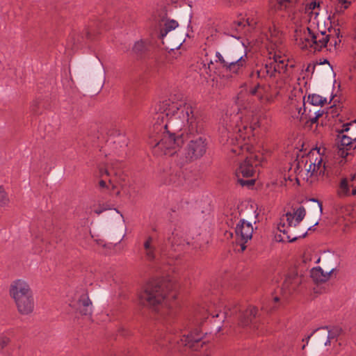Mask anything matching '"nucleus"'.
I'll return each instance as SVG.
<instances>
[{
  "label": "nucleus",
  "mask_w": 356,
  "mask_h": 356,
  "mask_svg": "<svg viewBox=\"0 0 356 356\" xmlns=\"http://www.w3.org/2000/svg\"><path fill=\"white\" fill-rule=\"evenodd\" d=\"M153 118L155 122L149 143L155 154L172 156L184 143V133L186 134L187 144L177 161L180 167L170 169L164 175L165 184L182 185L187 179L181 166L200 159L207 152L203 115L191 103L165 99L155 106Z\"/></svg>",
  "instance_id": "f257e3e1"
},
{
  "label": "nucleus",
  "mask_w": 356,
  "mask_h": 356,
  "mask_svg": "<svg viewBox=\"0 0 356 356\" xmlns=\"http://www.w3.org/2000/svg\"><path fill=\"white\" fill-rule=\"evenodd\" d=\"M251 117L250 111L241 104L238 98L222 116L220 129L221 143L235 145L236 140L238 146L232 149L234 154H239L241 151H243L244 147L240 145V140L245 138L243 134L251 129L249 127Z\"/></svg>",
  "instance_id": "f03ea898"
},
{
  "label": "nucleus",
  "mask_w": 356,
  "mask_h": 356,
  "mask_svg": "<svg viewBox=\"0 0 356 356\" xmlns=\"http://www.w3.org/2000/svg\"><path fill=\"white\" fill-rule=\"evenodd\" d=\"M214 307V312H212L211 308H209L207 311H202L197 313L193 323V327L202 324L203 321L207 319L209 315L212 316V318H219L220 313H222V321L224 322L225 319L232 317L238 312H241V309L236 305L224 306L222 304L220 303L218 305H215ZM188 329H190V331L186 332L185 333H183L182 331H181L179 336H175L173 339L170 338L169 339V341L170 343H180L184 346H188L194 350H197L203 344L205 343V341H202L203 335L198 331L197 327H189Z\"/></svg>",
  "instance_id": "7ed1b4c3"
},
{
  "label": "nucleus",
  "mask_w": 356,
  "mask_h": 356,
  "mask_svg": "<svg viewBox=\"0 0 356 356\" xmlns=\"http://www.w3.org/2000/svg\"><path fill=\"white\" fill-rule=\"evenodd\" d=\"M167 284L160 280H153L147 284L145 290L139 295L142 305L152 307L161 318L168 321L172 318L175 312L168 303L169 297L175 298V294L167 295Z\"/></svg>",
  "instance_id": "20e7f679"
},
{
  "label": "nucleus",
  "mask_w": 356,
  "mask_h": 356,
  "mask_svg": "<svg viewBox=\"0 0 356 356\" xmlns=\"http://www.w3.org/2000/svg\"><path fill=\"white\" fill-rule=\"evenodd\" d=\"M9 293L20 314L25 315L33 312L34 308L33 293L26 282L20 279L13 281L10 286Z\"/></svg>",
  "instance_id": "39448f33"
},
{
  "label": "nucleus",
  "mask_w": 356,
  "mask_h": 356,
  "mask_svg": "<svg viewBox=\"0 0 356 356\" xmlns=\"http://www.w3.org/2000/svg\"><path fill=\"white\" fill-rule=\"evenodd\" d=\"M122 163L116 162L111 163L110 168H100L99 186L102 189L114 191L119 186H123L127 176L121 170Z\"/></svg>",
  "instance_id": "423d86ee"
},
{
  "label": "nucleus",
  "mask_w": 356,
  "mask_h": 356,
  "mask_svg": "<svg viewBox=\"0 0 356 356\" xmlns=\"http://www.w3.org/2000/svg\"><path fill=\"white\" fill-rule=\"evenodd\" d=\"M260 159L259 156L250 154L245 157L243 162L240 163L235 172L237 181L240 185L248 187L254 185V179L244 180L243 178L254 177L256 172L255 168L259 164Z\"/></svg>",
  "instance_id": "0eeeda50"
},
{
  "label": "nucleus",
  "mask_w": 356,
  "mask_h": 356,
  "mask_svg": "<svg viewBox=\"0 0 356 356\" xmlns=\"http://www.w3.org/2000/svg\"><path fill=\"white\" fill-rule=\"evenodd\" d=\"M338 139L343 147H349L350 149L356 147V119L350 122L343 124L342 129L338 131Z\"/></svg>",
  "instance_id": "6e6552de"
},
{
  "label": "nucleus",
  "mask_w": 356,
  "mask_h": 356,
  "mask_svg": "<svg viewBox=\"0 0 356 356\" xmlns=\"http://www.w3.org/2000/svg\"><path fill=\"white\" fill-rule=\"evenodd\" d=\"M235 233L238 242L240 243L241 251L246 248L245 243L252 238L253 227L250 222L242 219L237 223Z\"/></svg>",
  "instance_id": "1a4fd4ad"
},
{
  "label": "nucleus",
  "mask_w": 356,
  "mask_h": 356,
  "mask_svg": "<svg viewBox=\"0 0 356 356\" xmlns=\"http://www.w3.org/2000/svg\"><path fill=\"white\" fill-rule=\"evenodd\" d=\"M306 30L307 35L305 32V40L314 50L321 51L323 47L327 46L330 40V35H327L325 31H321L320 33H315L309 27H307Z\"/></svg>",
  "instance_id": "9d476101"
},
{
  "label": "nucleus",
  "mask_w": 356,
  "mask_h": 356,
  "mask_svg": "<svg viewBox=\"0 0 356 356\" xmlns=\"http://www.w3.org/2000/svg\"><path fill=\"white\" fill-rule=\"evenodd\" d=\"M280 222L278 225L277 229L280 232H282L284 235H286V238H282L280 241H284L287 240L289 242L296 241L298 238H304L306 236L307 232H305L302 235L299 236L291 237L288 234L289 228L293 227L295 223V216L293 213L291 212H288L286 213L285 216L280 219Z\"/></svg>",
  "instance_id": "9b49d317"
},
{
  "label": "nucleus",
  "mask_w": 356,
  "mask_h": 356,
  "mask_svg": "<svg viewBox=\"0 0 356 356\" xmlns=\"http://www.w3.org/2000/svg\"><path fill=\"white\" fill-rule=\"evenodd\" d=\"M188 245L189 243L186 241V239L184 237V234L180 228H175L172 232L171 236L168 238V243L165 245V247L161 248V252L162 254H165L167 246L169 245L170 249L175 252L179 251L181 246Z\"/></svg>",
  "instance_id": "f8f14e48"
},
{
  "label": "nucleus",
  "mask_w": 356,
  "mask_h": 356,
  "mask_svg": "<svg viewBox=\"0 0 356 356\" xmlns=\"http://www.w3.org/2000/svg\"><path fill=\"white\" fill-rule=\"evenodd\" d=\"M302 282V277L293 270L286 275L282 284V291L286 296L290 295L297 289Z\"/></svg>",
  "instance_id": "ddd939ff"
},
{
  "label": "nucleus",
  "mask_w": 356,
  "mask_h": 356,
  "mask_svg": "<svg viewBox=\"0 0 356 356\" xmlns=\"http://www.w3.org/2000/svg\"><path fill=\"white\" fill-rule=\"evenodd\" d=\"M81 314L88 316L92 312V305L87 293H82L78 300L70 304Z\"/></svg>",
  "instance_id": "4468645a"
},
{
  "label": "nucleus",
  "mask_w": 356,
  "mask_h": 356,
  "mask_svg": "<svg viewBox=\"0 0 356 356\" xmlns=\"http://www.w3.org/2000/svg\"><path fill=\"white\" fill-rule=\"evenodd\" d=\"M143 254L145 259L149 261H153L156 259L157 249L155 240L152 236H147L143 242Z\"/></svg>",
  "instance_id": "2eb2a0df"
},
{
  "label": "nucleus",
  "mask_w": 356,
  "mask_h": 356,
  "mask_svg": "<svg viewBox=\"0 0 356 356\" xmlns=\"http://www.w3.org/2000/svg\"><path fill=\"white\" fill-rule=\"evenodd\" d=\"M334 270L332 268L328 272H324L320 266L314 267L311 270L310 276L316 283L325 282L329 280Z\"/></svg>",
  "instance_id": "dca6fc26"
},
{
  "label": "nucleus",
  "mask_w": 356,
  "mask_h": 356,
  "mask_svg": "<svg viewBox=\"0 0 356 356\" xmlns=\"http://www.w3.org/2000/svg\"><path fill=\"white\" fill-rule=\"evenodd\" d=\"M257 313L255 307H249L245 312L240 314L239 324L243 327L248 326L253 322Z\"/></svg>",
  "instance_id": "f3484780"
},
{
  "label": "nucleus",
  "mask_w": 356,
  "mask_h": 356,
  "mask_svg": "<svg viewBox=\"0 0 356 356\" xmlns=\"http://www.w3.org/2000/svg\"><path fill=\"white\" fill-rule=\"evenodd\" d=\"M327 327V328L322 330L324 331L323 336L326 337V341L324 344L325 346H330L331 340L337 339V337L341 334L342 329L338 326H334L331 329H329L328 326Z\"/></svg>",
  "instance_id": "a211bd4d"
},
{
  "label": "nucleus",
  "mask_w": 356,
  "mask_h": 356,
  "mask_svg": "<svg viewBox=\"0 0 356 356\" xmlns=\"http://www.w3.org/2000/svg\"><path fill=\"white\" fill-rule=\"evenodd\" d=\"M148 49L149 47L146 42L142 40L138 41L134 44L132 52L137 58H143L146 56Z\"/></svg>",
  "instance_id": "6ab92c4d"
},
{
  "label": "nucleus",
  "mask_w": 356,
  "mask_h": 356,
  "mask_svg": "<svg viewBox=\"0 0 356 356\" xmlns=\"http://www.w3.org/2000/svg\"><path fill=\"white\" fill-rule=\"evenodd\" d=\"M273 60L279 75L286 74L288 69V60L282 58L280 55L276 54L273 56Z\"/></svg>",
  "instance_id": "aec40b11"
},
{
  "label": "nucleus",
  "mask_w": 356,
  "mask_h": 356,
  "mask_svg": "<svg viewBox=\"0 0 356 356\" xmlns=\"http://www.w3.org/2000/svg\"><path fill=\"white\" fill-rule=\"evenodd\" d=\"M247 58H243L236 63L232 61L229 63L225 69L226 72L237 74L239 70L245 65Z\"/></svg>",
  "instance_id": "412c9836"
},
{
  "label": "nucleus",
  "mask_w": 356,
  "mask_h": 356,
  "mask_svg": "<svg viewBox=\"0 0 356 356\" xmlns=\"http://www.w3.org/2000/svg\"><path fill=\"white\" fill-rule=\"evenodd\" d=\"M307 103L313 106H323L327 103V99L319 95L312 94L307 97Z\"/></svg>",
  "instance_id": "4be33fe9"
},
{
  "label": "nucleus",
  "mask_w": 356,
  "mask_h": 356,
  "mask_svg": "<svg viewBox=\"0 0 356 356\" xmlns=\"http://www.w3.org/2000/svg\"><path fill=\"white\" fill-rule=\"evenodd\" d=\"M178 26V22L174 19L169 20L164 24V27L161 29L160 38H163L169 31Z\"/></svg>",
  "instance_id": "5701e85b"
},
{
  "label": "nucleus",
  "mask_w": 356,
  "mask_h": 356,
  "mask_svg": "<svg viewBox=\"0 0 356 356\" xmlns=\"http://www.w3.org/2000/svg\"><path fill=\"white\" fill-rule=\"evenodd\" d=\"M266 72L270 79H276L280 76L277 71L274 60H270L269 62L266 63Z\"/></svg>",
  "instance_id": "b1692460"
},
{
  "label": "nucleus",
  "mask_w": 356,
  "mask_h": 356,
  "mask_svg": "<svg viewBox=\"0 0 356 356\" xmlns=\"http://www.w3.org/2000/svg\"><path fill=\"white\" fill-rule=\"evenodd\" d=\"M225 58H226V61H227V65H229V63L233 61L236 63L237 61H238L240 59L243 58H247V55L246 54H243V55H241V54H238L236 51L233 49V50H231L228 52H227L225 54Z\"/></svg>",
  "instance_id": "393cba45"
},
{
  "label": "nucleus",
  "mask_w": 356,
  "mask_h": 356,
  "mask_svg": "<svg viewBox=\"0 0 356 356\" xmlns=\"http://www.w3.org/2000/svg\"><path fill=\"white\" fill-rule=\"evenodd\" d=\"M295 216V223L293 227H296L304 219L306 215V211L304 207H298L293 213Z\"/></svg>",
  "instance_id": "a878e982"
},
{
  "label": "nucleus",
  "mask_w": 356,
  "mask_h": 356,
  "mask_svg": "<svg viewBox=\"0 0 356 356\" xmlns=\"http://www.w3.org/2000/svg\"><path fill=\"white\" fill-rule=\"evenodd\" d=\"M338 194L341 197L347 196L350 194V185L346 179L341 180Z\"/></svg>",
  "instance_id": "bb28decb"
},
{
  "label": "nucleus",
  "mask_w": 356,
  "mask_h": 356,
  "mask_svg": "<svg viewBox=\"0 0 356 356\" xmlns=\"http://www.w3.org/2000/svg\"><path fill=\"white\" fill-rule=\"evenodd\" d=\"M274 1V6L277 7V9L282 10L292 6L297 0H272L273 3Z\"/></svg>",
  "instance_id": "cd10ccee"
},
{
  "label": "nucleus",
  "mask_w": 356,
  "mask_h": 356,
  "mask_svg": "<svg viewBox=\"0 0 356 356\" xmlns=\"http://www.w3.org/2000/svg\"><path fill=\"white\" fill-rule=\"evenodd\" d=\"M9 199L8 195L2 186H0V207H4L8 204Z\"/></svg>",
  "instance_id": "c85d7f7f"
},
{
  "label": "nucleus",
  "mask_w": 356,
  "mask_h": 356,
  "mask_svg": "<svg viewBox=\"0 0 356 356\" xmlns=\"http://www.w3.org/2000/svg\"><path fill=\"white\" fill-rule=\"evenodd\" d=\"M254 74L257 75V77L259 79H265L267 76H268L266 72V65L264 67L259 70H257L256 72H252L250 74V76L253 78L254 76Z\"/></svg>",
  "instance_id": "c756f323"
},
{
  "label": "nucleus",
  "mask_w": 356,
  "mask_h": 356,
  "mask_svg": "<svg viewBox=\"0 0 356 356\" xmlns=\"http://www.w3.org/2000/svg\"><path fill=\"white\" fill-rule=\"evenodd\" d=\"M216 56L217 58V59L216 60V63H219L222 67L223 69H225L226 66H227V61H226V58H224L220 53L219 52H216Z\"/></svg>",
  "instance_id": "7c9ffc66"
},
{
  "label": "nucleus",
  "mask_w": 356,
  "mask_h": 356,
  "mask_svg": "<svg viewBox=\"0 0 356 356\" xmlns=\"http://www.w3.org/2000/svg\"><path fill=\"white\" fill-rule=\"evenodd\" d=\"M319 6V3H316V1H312L306 6L307 12L312 13L314 10Z\"/></svg>",
  "instance_id": "2f4dec72"
},
{
  "label": "nucleus",
  "mask_w": 356,
  "mask_h": 356,
  "mask_svg": "<svg viewBox=\"0 0 356 356\" xmlns=\"http://www.w3.org/2000/svg\"><path fill=\"white\" fill-rule=\"evenodd\" d=\"M95 33H96L95 30L92 27H90L86 30V37L88 40H92V39H93Z\"/></svg>",
  "instance_id": "473e14b6"
},
{
  "label": "nucleus",
  "mask_w": 356,
  "mask_h": 356,
  "mask_svg": "<svg viewBox=\"0 0 356 356\" xmlns=\"http://www.w3.org/2000/svg\"><path fill=\"white\" fill-rule=\"evenodd\" d=\"M259 90H265V86H262V85H260V84H257L254 88H253L251 90H250V93L252 95H256L257 96V94H258V92Z\"/></svg>",
  "instance_id": "72a5a7b5"
},
{
  "label": "nucleus",
  "mask_w": 356,
  "mask_h": 356,
  "mask_svg": "<svg viewBox=\"0 0 356 356\" xmlns=\"http://www.w3.org/2000/svg\"><path fill=\"white\" fill-rule=\"evenodd\" d=\"M325 328H327V327L325 326V327H319V328L314 330L310 334H309L307 337H306L305 339H303L302 341H305L306 344H308L309 339L313 336V334L315 332L321 331V330H325Z\"/></svg>",
  "instance_id": "f704fd0d"
},
{
  "label": "nucleus",
  "mask_w": 356,
  "mask_h": 356,
  "mask_svg": "<svg viewBox=\"0 0 356 356\" xmlns=\"http://www.w3.org/2000/svg\"><path fill=\"white\" fill-rule=\"evenodd\" d=\"M8 342H9V339L7 338L6 337H1L0 338V348L1 349L3 348L6 346H7Z\"/></svg>",
  "instance_id": "c9c22d12"
},
{
  "label": "nucleus",
  "mask_w": 356,
  "mask_h": 356,
  "mask_svg": "<svg viewBox=\"0 0 356 356\" xmlns=\"http://www.w3.org/2000/svg\"><path fill=\"white\" fill-rule=\"evenodd\" d=\"M266 91H267V88L265 86V90H259L258 94H257V97L260 99H263L264 98V96H265V94H266Z\"/></svg>",
  "instance_id": "e433bc0d"
},
{
  "label": "nucleus",
  "mask_w": 356,
  "mask_h": 356,
  "mask_svg": "<svg viewBox=\"0 0 356 356\" xmlns=\"http://www.w3.org/2000/svg\"><path fill=\"white\" fill-rule=\"evenodd\" d=\"M307 171L312 172V174H313L314 172L316 171V163H311L309 164V168L307 169Z\"/></svg>",
  "instance_id": "4c0bfd02"
},
{
  "label": "nucleus",
  "mask_w": 356,
  "mask_h": 356,
  "mask_svg": "<svg viewBox=\"0 0 356 356\" xmlns=\"http://www.w3.org/2000/svg\"><path fill=\"white\" fill-rule=\"evenodd\" d=\"M309 200L312 201V202H314L317 203L318 208L319 209V211L321 213L322 211H323L322 203L320 201H318V200L315 199V198H312Z\"/></svg>",
  "instance_id": "58836bf2"
},
{
  "label": "nucleus",
  "mask_w": 356,
  "mask_h": 356,
  "mask_svg": "<svg viewBox=\"0 0 356 356\" xmlns=\"http://www.w3.org/2000/svg\"><path fill=\"white\" fill-rule=\"evenodd\" d=\"M318 118L316 115L312 116L311 115H309V120L307 122V123L310 122L311 124H314L318 121Z\"/></svg>",
  "instance_id": "ea45409f"
},
{
  "label": "nucleus",
  "mask_w": 356,
  "mask_h": 356,
  "mask_svg": "<svg viewBox=\"0 0 356 356\" xmlns=\"http://www.w3.org/2000/svg\"><path fill=\"white\" fill-rule=\"evenodd\" d=\"M315 67L316 66L314 64L309 63L306 69V71L312 72V73H313L314 72Z\"/></svg>",
  "instance_id": "a19ab883"
},
{
  "label": "nucleus",
  "mask_w": 356,
  "mask_h": 356,
  "mask_svg": "<svg viewBox=\"0 0 356 356\" xmlns=\"http://www.w3.org/2000/svg\"><path fill=\"white\" fill-rule=\"evenodd\" d=\"M321 163H322V159L320 158V159L318 161L317 163H316V171L317 170H320V174H321L322 172V170H321Z\"/></svg>",
  "instance_id": "79ce46f5"
},
{
  "label": "nucleus",
  "mask_w": 356,
  "mask_h": 356,
  "mask_svg": "<svg viewBox=\"0 0 356 356\" xmlns=\"http://www.w3.org/2000/svg\"><path fill=\"white\" fill-rule=\"evenodd\" d=\"M314 115H316L318 118H319L324 113V111L319 109L316 111H314Z\"/></svg>",
  "instance_id": "37998d69"
},
{
  "label": "nucleus",
  "mask_w": 356,
  "mask_h": 356,
  "mask_svg": "<svg viewBox=\"0 0 356 356\" xmlns=\"http://www.w3.org/2000/svg\"><path fill=\"white\" fill-rule=\"evenodd\" d=\"M106 208H100V209H95V213H97V215H99L101 214L103 211H106Z\"/></svg>",
  "instance_id": "c03bdc74"
},
{
  "label": "nucleus",
  "mask_w": 356,
  "mask_h": 356,
  "mask_svg": "<svg viewBox=\"0 0 356 356\" xmlns=\"http://www.w3.org/2000/svg\"><path fill=\"white\" fill-rule=\"evenodd\" d=\"M316 225H318V222H316L313 226L310 227L308 230H312L313 227H315Z\"/></svg>",
  "instance_id": "a18cd8bd"
},
{
  "label": "nucleus",
  "mask_w": 356,
  "mask_h": 356,
  "mask_svg": "<svg viewBox=\"0 0 356 356\" xmlns=\"http://www.w3.org/2000/svg\"><path fill=\"white\" fill-rule=\"evenodd\" d=\"M325 63L330 64V63H329V61H328L327 60H326V59H325V60H324V61H323V62H322V63H321L320 64H325Z\"/></svg>",
  "instance_id": "49530a36"
},
{
  "label": "nucleus",
  "mask_w": 356,
  "mask_h": 356,
  "mask_svg": "<svg viewBox=\"0 0 356 356\" xmlns=\"http://www.w3.org/2000/svg\"><path fill=\"white\" fill-rule=\"evenodd\" d=\"M307 108L306 103L304 102V112H306Z\"/></svg>",
  "instance_id": "de8ad7c7"
},
{
  "label": "nucleus",
  "mask_w": 356,
  "mask_h": 356,
  "mask_svg": "<svg viewBox=\"0 0 356 356\" xmlns=\"http://www.w3.org/2000/svg\"><path fill=\"white\" fill-rule=\"evenodd\" d=\"M353 180H356V173L353 176Z\"/></svg>",
  "instance_id": "09e8293b"
},
{
  "label": "nucleus",
  "mask_w": 356,
  "mask_h": 356,
  "mask_svg": "<svg viewBox=\"0 0 356 356\" xmlns=\"http://www.w3.org/2000/svg\"><path fill=\"white\" fill-rule=\"evenodd\" d=\"M213 63L212 61H210V63L208 64L209 68H210L211 65H213Z\"/></svg>",
  "instance_id": "8fccbe9b"
},
{
  "label": "nucleus",
  "mask_w": 356,
  "mask_h": 356,
  "mask_svg": "<svg viewBox=\"0 0 356 356\" xmlns=\"http://www.w3.org/2000/svg\"><path fill=\"white\" fill-rule=\"evenodd\" d=\"M278 300H279V298H278L277 297H275V301H276V302H277V301H278Z\"/></svg>",
  "instance_id": "3c124183"
},
{
  "label": "nucleus",
  "mask_w": 356,
  "mask_h": 356,
  "mask_svg": "<svg viewBox=\"0 0 356 356\" xmlns=\"http://www.w3.org/2000/svg\"><path fill=\"white\" fill-rule=\"evenodd\" d=\"M220 329H221V327H218L217 328V331H218V332H220Z\"/></svg>",
  "instance_id": "603ef678"
},
{
  "label": "nucleus",
  "mask_w": 356,
  "mask_h": 356,
  "mask_svg": "<svg viewBox=\"0 0 356 356\" xmlns=\"http://www.w3.org/2000/svg\"><path fill=\"white\" fill-rule=\"evenodd\" d=\"M116 194L118 195L120 194V191H118L116 192Z\"/></svg>",
  "instance_id": "864d4df0"
},
{
  "label": "nucleus",
  "mask_w": 356,
  "mask_h": 356,
  "mask_svg": "<svg viewBox=\"0 0 356 356\" xmlns=\"http://www.w3.org/2000/svg\"><path fill=\"white\" fill-rule=\"evenodd\" d=\"M306 345H303L302 348L304 349L305 348Z\"/></svg>",
  "instance_id": "5fc2aeb1"
}]
</instances>
